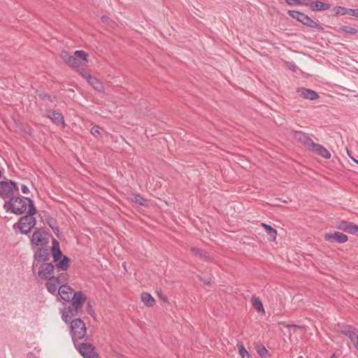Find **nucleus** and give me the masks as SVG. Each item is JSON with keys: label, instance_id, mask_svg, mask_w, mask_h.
Wrapping results in <instances>:
<instances>
[{"label": "nucleus", "instance_id": "1", "mask_svg": "<svg viewBox=\"0 0 358 358\" xmlns=\"http://www.w3.org/2000/svg\"><path fill=\"white\" fill-rule=\"evenodd\" d=\"M34 208L33 201L29 197L26 196H14L10 198L4 203V208L6 210H10L13 214L21 215L24 213L26 210Z\"/></svg>", "mask_w": 358, "mask_h": 358}, {"label": "nucleus", "instance_id": "2", "mask_svg": "<svg viewBox=\"0 0 358 358\" xmlns=\"http://www.w3.org/2000/svg\"><path fill=\"white\" fill-rule=\"evenodd\" d=\"M52 255L55 264L56 269L65 271L69 266L70 259L64 255L59 248V243L56 240L52 241Z\"/></svg>", "mask_w": 358, "mask_h": 358}, {"label": "nucleus", "instance_id": "3", "mask_svg": "<svg viewBox=\"0 0 358 358\" xmlns=\"http://www.w3.org/2000/svg\"><path fill=\"white\" fill-rule=\"evenodd\" d=\"M86 326L84 322L80 318L72 320L70 324V332L73 342L85 338Z\"/></svg>", "mask_w": 358, "mask_h": 358}, {"label": "nucleus", "instance_id": "4", "mask_svg": "<svg viewBox=\"0 0 358 358\" xmlns=\"http://www.w3.org/2000/svg\"><path fill=\"white\" fill-rule=\"evenodd\" d=\"M36 213L35 208H29L27 215H24L19 220V229L23 234H27L36 225V220L34 215Z\"/></svg>", "mask_w": 358, "mask_h": 358}, {"label": "nucleus", "instance_id": "5", "mask_svg": "<svg viewBox=\"0 0 358 358\" xmlns=\"http://www.w3.org/2000/svg\"><path fill=\"white\" fill-rule=\"evenodd\" d=\"M68 275L66 273H62L57 277L52 276L50 278L46 279L45 286L47 290L52 294H56L58 289L63 283L67 281Z\"/></svg>", "mask_w": 358, "mask_h": 358}, {"label": "nucleus", "instance_id": "6", "mask_svg": "<svg viewBox=\"0 0 358 358\" xmlns=\"http://www.w3.org/2000/svg\"><path fill=\"white\" fill-rule=\"evenodd\" d=\"M288 14L292 18L296 20L297 21L301 22L303 24L308 27L314 28L318 30L323 29L321 24L315 22L312 19H310L307 15L303 13L296 10H289Z\"/></svg>", "mask_w": 358, "mask_h": 358}, {"label": "nucleus", "instance_id": "7", "mask_svg": "<svg viewBox=\"0 0 358 358\" xmlns=\"http://www.w3.org/2000/svg\"><path fill=\"white\" fill-rule=\"evenodd\" d=\"M18 192V187L17 184L13 181H1L0 182V196L3 199H8L14 197L15 193Z\"/></svg>", "mask_w": 358, "mask_h": 358}, {"label": "nucleus", "instance_id": "8", "mask_svg": "<svg viewBox=\"0 0 358 358\" xmlns=\"http://www.w3.org/2000/svg\"><path fill=\"white\" fill-rule=\"evenodd\" d=\"M338 331L347 336L358 351V329L350 325H342L339 327Z\"/></svg>", "mask_w": 358, "mask_h": 358}, {"label": "nucleus", "instance_id": "9", "mask_svg": "<svg viewBox=\"0 0 358 358\" xmlns=\"http://www.w3.org/2000/svg\"><path fill=\"white\" fill-rule=\"evenodd\" d=\"M73 344L84 358H98L94 348L92 345L85 343H79V341H74Z\"/></svg>", "mask_w": 358, "mask_h": 358}, {"label": "nucleus", "instance_id": "10", "mask_svg": "<svg viewBox=\"0 0 358 358\" xmlns=\"http://www.w3.org/2000/svg\"><path fill=\"white\" fill-rule=\"evenodd\" d=\"M48 243V234L43 229L36 230L31 238V244L32 247H43Z\"/></svg>", "mask_w": 358, "mask_h": 358}, {"label": "nucleus", "instance_id": "11", "mask_svg": "<svg viewBox=\"0 0 358 358\" xmlns=\"http://www.w3.org/2000/svg\"><path fill=\"white\" fill-rule=\"evenodd\" d=\"M50 258V252L49 247L47 245L39 247L34 251V266L38 263L48 262Z\"/></svg>", "mask_w": 358, "mask_h": 358}, {"label": "nucleus", "instance_id": "12", "mask_svg": "<svg viewBox=\"0 0 358 358\" xmlns=\"http://www.w3.org/2000/svg\"><path fill=\"white\" fill-rule=\"evenodd\" d=\"M55 266L52 263H41L38 267V275L42 280H46L55 275Z\"/></svg>", "mask_w": 358, "mask_h": 358}, {"label": "nucleus", "instance_id": "13", "mask_svg": "<svg viewBox=\"0 0 358 358\" xmlns=\"http://www.w3.org/2000/svg\"><path fill=\"white\" fill-rule=\"evenodd\" d=\"M80 310L77 308L69 304L68 306H65L60 309V313L63 321L66 323H69L74 320L73 318L78 315Z\"/></svg>", "mask_w": 358, "mask_h": 358}, {"label": "nucleus", "instance_id": "14", "mask_svg": "<svg viewBox=\"0 0 358 358\" xmlns=\"http://www.w3.org/2000/svg\"><path fill=\"white\" fill-rule=\"evenodd\" d=\"M324 238L329 242L338 243H344L348 239V236L345 234L338 231H335L331 234H326L324 235Z\"/></svg>", "mask_w": 358, "mask_h": 358}, {"label": "nucleus", "instance_id": "15", "mask_svg": "<svg viewBox=\"0 0 358 358\" xmlns=\"http://www.w3.org/2000/svg\"><path fill=\"white\" fill-rule=\"evenodd\" d=\"M357 227L352 222L342 220L336 224V227L338 229L342 230L349 234H355L357 232Z\"/></svg>", "mask_w": 358, "mask_h": 358}, {"label": "nucleus", "instance_id": "16", "mask_svg": "<svg viewBox=\"0 0 358 358\" xmlns=\"http://www.w3.org/2000/svg\"><path fill=\"white\" fill-rule=\"evenodd\" d=\"M309 149L312 152L326 159L331 158V153L325 148L320 144H317L313 142Z\"/></svg>", "mask_w": 358, "mask_h": 358}, {"label": "nucleus", "instance_id": "17", "mask_svg": "<svg viewBox=\"0 0 358 358\" xmlns=\"http://www.w3.org/2000/svg\"><path fill=\"white\" fill-rule=\"evenodd\" d=\"M74 292L73 289L66 285H61L57 292L61 298L66 301H70L71 300Z\"/></svg>", "mask_w": 358, "mask_h": 358}, {"label": "nucleus", "instance_id": "18", "mask_svg": "<svg viewBox=\"0 0 358 358\" xmlns=\"http://www.w3.org/2000/svg\"><path fill=\"white\" fill-rule=\"evenodd\" d=\"M61 57L70 66L77 68L80 66V61L74 56V54L71 55L66 51H62Z\"/></svg>", "mask_w": 358, "mask_h": 358}, {"label": "nucleus", "instance_id": "19", "mask_svg": "<svg viewBox=\"0 0 358 358\" xmlns=\"http://www.w3.org/2000/svg\"><path fill=\"white\" fill-rule=\"evenodd\" d=\"M87 83L96 91L102 92L103 86L102 83L96 78L92 76L89 73L85 72L83 74Z\"/></svg>", "mask_w": 358, "mask_h": 358}, {"label": "nucleus", "instance_id": "20", "mask_svg": "<svg viewBox=\"0 0 358 358\" xmlns=\"http://www.w3.org/2000/svg\"><path fill=\"white\" fill-rule=\"evenodd\" d=\"M85 300L86 297L81 292H75L71 298V305L80 310Z\"/></svg>", "mask_w": 358, "mask_h": 358}, {"label": "nucleus", "instance_id": "21", "mask_svg": "<svg viewBox=\"0 0 358 358\" xmlns=\"http://www.w3.org/2000/svg\"><path fill=\"white\" fill-rule=\"evenodd\" d=\"M294 136L296 140L301 142L308 148H310L313 143V140L306 134L302 131H295Z\"/></svg>", "mask_w": 358, "mask_h": 358}, {"label": "nucleus", "instance_id": "22", "mask_svg": "<svg viewBox=\"0 0 358 358\" xmlns=\"http://www.w3.org/2000/svg\"><path fill=\"white\" fill-rule=\"evenodd\" d=\"M301 93V96L306 99L308 100H315L319 98V95L317 93L312 90L306 89V88H299L297 90Z\"/></svg>", "mask_w": 358, "mask_h": 358}, {"label": "nucleus", "instance_id": "23", "mask_svg": "<svg viewBox=\"0 0 358 358\" xmlns=\"http://www.w3.org/2000/svg\"><path fill=\"white\" fill-rule=\"evenodd\" d=\"M47 116L56 124L64 125V120L62 114L59 112L53 110L48 113Z\"/></svg>", "mask_w": 358, "mask_h": 358}, {"label": "nucleus", "instance_id": "24", "mask_svg": "<svg viewBox=\"0 0 358 358\" xmlns=\"http://www.w3.org/2000/svg\"><path fill=\"white\" fill-rule=\"evenodd\" d=\"M310 8L313 11H323L330 8V4L321 1H315L310 4Z\"/></svg>", "mask_w": 358, "mask_h": 358}, {"label": "nucleus", "instance_id": "25", "mask_svg": "<svg viewBox=\"0 0 358 358\" xmlns=\"http://www.w3.org/2000/svg\"><path fill=\"white\" fill-rule=\"evenodd\" d=\"M141 301L147 306L152 307L155 303V300L148 292H143L141 295Z\"/></svg>", "mask_w": 358, "mask_h": 358}, {"label": "nucleus", "instance_id": "26", "mask_svg": "<svg viewBox=\"0 0 358 358\" xmlns=\"http://www.w3.org/2000/svg\"><path fill=\"white\" fill-rule=\"evenodd\" d=\"M255 350L262 358H268L270 356L268 350L264 345H257Z\"/></svg>", "mask_w": 358, "mask_h": 358}, {"label": "nucleus", "instance_id": "27", "mask_svg": "<svg viewBox=\"0 0 358 358\" xmlns=\"http://www.w3.org/2000/svg\"><path fill=\"white\" fill-rule=\"evenodd\" d=\"M262 226L266 231L268 235L272 238V240H275L277 235L276 230L265 223H262Z\"/></svg>", "mask_w": 358, "mask_h": 358}, {"label": "nucleus", "instance_id": "28", "mask_svg": "<svg viewBox=\"0 0 358 358\" xmlns=\"http://www.w3.org/2000/svg\"><path fill=\"white\" fill-rule=\"evenodd\" d=\"M252 303L253 307L259 312V313H264V309L263 304L259 298L252 297Z\"/></svg>", "mask_w": 358, "mask_h": 358}, {"label": "nucleus", "instance_id": "29", "mask_svg": "<svg viewBox=\"0 0 358 358\" xmlns=\"http://www.w3.org/2000/svg\"><path fill=\"white\" fill-rule=\"evenodd\" d=\"M237 347L241 358H252L250 354L247 351L242 343H238Z\"/></svg>", "mask_w": 358, "mask_h": 358}, {"label": "nucleus", "instance_id": "30", "mask_svg": "<svg viewBox=\"0 0 358 358\" xmlns=\"http://www.w3.org/2000/svg\"><path fill=\"white\" fill-rule=\"evenodd\" d=\"M191 251L196 257H199L205 259H208L209 257L208 255L206 252H205L199 249H197L195 248H192Z\"/></svg>", "mask_w": 358, "mask_h": 358}, {"label": "nucleus", "instance_id": "31", "mask_svg": "<svg viewBox=\"0 0 358 358\" xmlns=\"http://www.w3.org/2000/svg\"><path fill=\"white\" fill-rule=\"evenodd\" d=\"M340 30L349 34H355L358 32V29H357L356 28L347 25L342 26L340 28Z\"/></svg>", "mask_w": 358, "mask_h": 358}, {"label": "nucleus", "instance_id": "32", "mask_svg": "<svg viewBox=\"0 0 358 358\" xmlns=\"http://www.w3.org/2000/svg\"><path fill=\"white\" fill-rule=\"evenodd\" d=\"M74 56L80 61V59H83L86 61L87 57H88V54L85 52L83 50H76L74 52Z\"/></svg>", "mask_w": 358, "mask_h": 358}, {"label": "nucleus", "instance_id": "33", "mask_svg": "<svg viewBox=\"0 0 358 358\" xmlns=\"http://www.w3.org/2000/svg\"><path fill=\"white\" fill-rule=\"evenodd\" d=\"M349 9L342 6H337L335 8V12L337 15H349Z\"/></svg>", "mask_w": 358, "mask_h": 358}, {"label": "nucleus", "instance_id": "34", "mask_svg": "<svg viewBox=\"0 0 358 358\" xmlns=\"http://www.w3.org/2000/svg\"><path fill=\"white\" fill-rule=\"evenodd\" d=\"M131 200L140 205H144L145 203V199L139 194H134Z\"/></svg>", "mask_w": 358, "mask_h": 358}, {"label": "nucleus", "instance_id": "35", "mask_svg": "<svg viewBox=\"0 0 358 358\" xmlns=\"http://www.w3.org/2000/svg\"><path fill=\"white\" fill-rule=\"evenodd\" d=\"M101 20L103 23L108 24L110 27H113L115 24V22L107 16H102Z\"/></svg>", "mask_w": 358, "mask_h": 358}, {"label": "nucleus", "instance_id": "36", "mask_svg": "<svg viewBox=\"0 0 358 358\" xmlns=\"http://www.w3.org/2000/svg\"><path fill=\"white\" fill-rule=\"evenodd\" d=\"M101 129L99 126H94L91 129V133L94 136L98 137L101 135Z\"/></svg>", "mask_w": 358, "mask_h": 358}, {"label": "nucleus", "instance_id": "37", "mask_svg": "<svg viewBox=\"0 0 358 358\" xmlns=\"http://www.w3.org/2000/svg\"><path fill=\"white\" fill-rule=\"evenodd\" d=\"M349 12H350L349 15L353 16L358 19V9L357 8H355V9L350 8V9H349Z\"/></svg>", "mask_w": 358, "mask_h": 358}, {"label": "nucleus", "instance_id": "38", "mask_svg": "<svg viewBox=\"0 0 358 358\" xmlns=\"http://www.w3.org/2000/svg\"><path fill=\"white\" fill-rule=\"evenodd\" d=\"M286 3L289 6H294L296 4H299V0H285Z\"/></svg>", "mask_w": 358, "mask_h": 358}, {"label": "nucleus", "instance_id": "39", "mask_svg": "<svg viewBox=\"0 0 358 358\" xmlns=\"http://www.w3.org/2000/svg\"><path fill=\"white\" fill-rule=\"evenodd\" d=\"M21 190H22V192L24 194H27L29 192V189L28 187L25 185H22L21 186Z\"/></svg>", "mask_w": 358, "mask_h": 358}, {"label": "nucleus", "instance_id": "40", "mask_svg": "<svg viewBox=\"0 0 358 358\" xmlns=\"http://www.w3.org/2000/svg\"><path fill=\"white\" fill-rule=\"evenodd\" d=\"M48 224H49V226L52 229V230H53V231H54L55 233H56V231H57V232H58V231H59V229H57V227L54 228V227H53V224H51V222H48Z\"/></svg>", "mask_w": 358, "mask_h": 358}, {"label": "nucleus", "instance_id": "41", "mask_svg": "<svg viewBox=\"0 0 358 358\" xmlns=\"http://www.w3.org/2000/svg\"><path fill=\"white\" fill-rule=\"evenodd\" d=\"M348 155L349 156V157L353 161L355 162L356 164H358V160L356 159V158H354L349 152H348Z\"/></svg>", "mask_w": 358, "mask_h": 358}, {"label": "nucleus", "instance_id": "42", "mask_svg": "<svg viewBox=\"0 0 358 358\" xmlns=\"http://www.w3.org/2000/svg\"><path fill=\"white\" fill-rule=\"evenodd\" d=\"M287 327H288L289 329H291V328H294V329H295V328H299V326H296V325H287Z\"/></svg>", "mask_w": 358, "mask_h": 358}, {"label": "nucleus", "instance_id": "43", "mask_svg": "<svg viewBox=\"0 0 358 358\" xmlns=\"http://www.w3.org/2000/svg\"><path fill=\"white\" fill-rule=\"evenodd\" d=\"M45 97H46L50 101H53L50 95H45Z\"/></svg>", "mask_w": 358, "mask_h": 358}, {"label": "nucleus", "instance_id": "44", "mask_svg": "<svg viewBox=\"0 0 358 358\" xmlns=\"http://www.w3.org/2000/svg\"><path fill=\"white\" fill-rule=\"evenodd\" d=\"M289 68L294 71L296 70V66L295 65H292Z\"/></svg>", "mask_w": 358, "mask_h": 358}, {"label": "nucleus", "instance_id": "45", "mask_svg": "<svg viewBox=\"0 0 358 358\" xmlns=\"http://www.w3.org/2000/svg\"><path fill=\"white\" fill-rule=\"evenodd\" d=\"M203 281L205 284H207V285L210 284V282L209 280H203Z\"/></svg>", "mask_w": 358, "mask_h": 358}, {"label": "nucleus", "instance_id": "46", "mask_svg": "<svg viewBox=\"0 0 358 358\" xmlns=\"http://www.w3.org/2000/svg\"><path fill=\"white\" fill-rule=\"evenodd\" d=\"M331 358H337V356L336 354H333L331 357Z\"/></svg>", "mask_w": 358, "mask_h": 358}, {"label": "nucleus", "instance_id": "47", "mask_svg": "<svg viewBox=\"0 0 358 358\" xmlns=\"http://www.w3.org/2000/svg\"><path fill=\"white\" fill-rule=\"evenodd\" d=\"M91 315H94V312L90 313Z\"/></svg>", "mask_w": 358, "mask_h": 358}, {"label": "nucleus", "instance_id": "48", "mask_svg": "<svg viewBox=\"0 0 358 358\" xmlns=\"http://www.w3.org/2000/svg\"><path fill=\"white\" fill-rule=\"evenodd\" d=\"M357 231H358V226H357Z\"/></svg>", "mask_w": 358, "mask_h": 358}]
</instances>
